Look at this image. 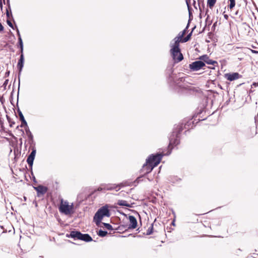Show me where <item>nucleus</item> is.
I'll use <instances>...</instances> for the list:
<instances>
[{
	"instance_id": "nucleus-10",
	"label": "nucleus",
	"mask_w": 258,
	"mask_h": 258,
	"mask_svg": "<svg viewBox=\"0 0 258 258\" xmlns=\"http://www.w3.org/2000/svg\"><path fill=\"white\" fill-rule=\"evenodd\" d=\"M205 66V64L204 62L200 59V60L194 61L191 63L189 64V68L191 71H198Z\"/></svg>"
},
{
	"instance_id": "nucleus-33",
	"label": "nucleus",
	"mask_w": 258,
	"mask_h": 258,
	"mask_svg": "<svg viewBox=\"0 0 258 258\" xmlns=\"http://www.w3.org/2000/svg\"><path fill=\"white\" fill-rule=\"evenodd\" d=\"M7 24L13 29H15V26L14 27L12 23L11 22V20L10 19L7 20Z\"/></svg>"
},
{
	"instance_id": "nucleus-8",
	"label": "nucleus",
	"mask_w": 258,
	"mask_h": 258,
	"mask_svg": "<svg viewBox=\"0 0 258 258\" xmlns=\"http://www.w3.org/2000/svg\"><path fill=\"white\" fill-rule=\"evenodd\" d=\"M73 206L69 205L68 203L66 202L64 204H61L59 207V210L60 213H63L67 215L72 213Z\"/></svg>"
},
{
	"instance_id": "nucleus-49",
	"label": "nucleus",
	"mask_w": 258,
	"mask_h": 258,
	"mask_svg": "<svg viewBox=\"0 0 258 258\" xmlns=\"http://www.w3.org/2000/svg\"><path fill=\"white\" fill-rule=\"evenodd\" d=\"M9 136H10V137H14V135H13V134L11 132H10V133L9 134Z\"/></svg>"
},
{
	"instance_id": "nucleus-60",
	"label": "nucleus",
	"mask_w": 258,
	"mask_h": 258,
	"mask_svg": "<svg viewBox=\"0 0 258 258\" xmlns=\"http://www.w3.org/2000/svg\"><path fill=\"white\" fill-rule=\"evenodd\" d=\"M4 4H5V0H3Z\"/></svg>"
},
{
	"instance_id": "nucleus-61",
	"label": "nucleus",
	"mask_w": 258,
	"mask_h": 258,
	"mask_svg": "<svg viewBox=\"0 0 258 258\" xmlns=\"http://www.w3.org/2000/svg\"><path fill=\"white\" fill-rule=\"evenodd\" d=\"M148 179L149 180V181H151V180L149 178H148Z\"/></svg>"
},
{
	"instance_id": "nucleus-26",
	"label": "nucleus",
	"mask_w": 258,
	"mask_h": 258,
	"mask_svg": "<svg viewBox=\"0 0 258 258\" xmlns=\"http://www.w3.org/2000/svg\"><path fill=\"white\" fill-rule=\"evenodd\" d=\"M97 234L101 237H103L105 236L108 234V233L106 231L103 230L101 229H99L97 232Z\"/></svg>"
},
{
	"instance_id": "nucleus-4",
	"label": "nucleus",
	"mask_w": 258,
	"mask_h": 258,
	"mask_svg": "<svg viewBox=\"0 0 258 258\" xmlns=\"http://www.w3.org/2000/svg\"><path fill=\"white\" fill-rule=\"evenodd\" d=\"M67 237L72 238L74 240H81L84 242H96L93 240L92 237L88 234L82 233L80 231L78 230H73L70 232V234H67Z\"/></svg>"
},
{
	"instance_id": "nucleus-46",
	"label": "nucleus",
	"mask_w": 258,
	"mask_h": 258,
	"mask_svg": "<svg viewBox=\"0 0 258 258\" xmlns=\"http://www.w3.org/2000/svg\"><path fill=\"white\" fill-rule=\"evenodd\" d=\"M257 255H258V254L253 253L252 254L251 257H252L253 258H256Z\"/></svg>"
},
{
	"instance_id": "nucleus-43",
	"label": "nucleus",
	"mask_w": 258,
	"mask_h": 258,
	"mask_svg": "<svg viewBox=\"0 0 258 258\" xmlns=\"http://www.w3.org/2000/svg\"><path fill=\"white\" fill-rule=\"evenodd\" d=\"M252 86H253L254 87H258V82H253L252 83Z\"/></svg>"
},
{
	"instance_id": "nucleus-44",
	"label": "nucleus",
	"mask_w": 258,
	"mask_h": 258,
	"mask_svg": "<svg viewBox=\"0 0 258 258\" xmlns=\"http://www.w3.org/2000/svg\"><path fill=\"white\" fill-rule=\"evenodd\" d=\"M193 16H189V19L188 23H190V22L192 20Z\"/></svg>"
},
{
	"instance_id": "nucleus-15",
	"label": "nucleus",
	"mask_w": 258,
	"mask_h": 258,
	"mask_svg": "<svg viewBox=\"0 0 258 258\" xmlns=\"http://www.w3.org/2000/svg\"><path fill=\"white\" fill-rule=\"evenodd\" d=\"M24 56L22 55H20L19 59L18 60V62L17 64V68L19 70V74H18V78L19 81H20V76L21 75V72L22 71L23 68L24 67Z\"/></svg>"
},
{
	"instance_id": "nucleus-41",
	"label": "nucleus",
	"mask_w": 258,
	"mask_h": 258,
	"mask_svg": "<svg viewBox=\"0 0 258 258\" xmlns=\"http://www.w3.org/2000/svg\"><path fill=\"white\" fill-rule=\"evenodd\" d=\"M27 126H28V124H27V122H26V124H23L22 122H21V124L20 125H19V127H25V128L26 127H27Z\"/></svg>"
},
{
	"instance_id": "nucleus-28",
	"label": "nucleus",
	"mask_w": 258,
	"mask_h": 258,
	"mask_svg": "<svg viewBox=\"0 0 258 258\" xmlns=\"http://www.w3.org/2000/svg\"><path fill=\"white\" fill-rule=\"evenodd\" d=\"M102 224H103L104 225L105 228H106L107 229H108L109 230H113V228L112 225H110L109 223H103H103H102Z\"/></svg>"
},
{
	"instance_id": "nucleus-56",
	"label": "nucleus",
	"mask_w": 258,
	"mask_h": 258,
	"mask_svg": "<svg viewBox=\"0 0 258 258\" xmlns=\"http://www.w3.org/2000/svg\"><path fill=\"white\" fill-rule=\"evenodd\" d=\"M216 22L214 24L213 26H216Z\"/></svg>"
},
{
	"instance_id": "nucleus-42",
	"label": "nucleus",
	"mask_w": 258,
	"mask_h": 258,
	"mask_svg": "<svg viewBox=\"0 0 258 258\" xmlns=\"http://www.w3.org/2000/svg\"><path fill=\"white\" fill-rule=\"evenodd\" d=\"M4 30V27L2 25V23L0 22V31H3Z\"/></svg>"
},
{
	"instance_id": "nucleus-21",
	"label": "nucleus",
	"mask_w": 258,
	"mask_h": 258,
	"mask_svg": "<svg viewBox=\"0 0 258 258\" xmlns=\"http://www.w3.org/2000/svg\"><path fill=\"white\" fill-rule=\"evenodd\" d=\"M117 204L120 206H125L129 208H132V204L127 203L126 201L120 200L117 201Z\"/></svg>"
},
{
	"instance_id": "nucleus-11",
	"label": "nucleus",
	"mask_w": 258,
	"mask_h": 258,
	"mask_svg": "<svg viewBox=\"0 0 258 258\" xmlns=\"http://www.w3.org/2000/svg\"><path fill=\"white\" fill-rule=\"evenodd\" d=\"M34 189L37 191V195L38 197L43 196L48 190L46 186L39 184L37 186H33Z\"/></svg>"
},
{
	"instance_id": "nucleus-16",
	"label": "nucleus",
	"mask_w": 258,
	"mask_h": 258,
	"mask_svg": "<svg viewBox=\"0 0 258 258\" xmlns=\"http://www.w3.org/2000/svg\"><path fill=\"white\" fill-rule=\"evenodd\" d=\"M128 220L130 224L128 225V228L130 229H135L137 226V220L135 216L130 215L128 216Z\"/></svg>"
},
{
	"instance_id": "nucleus-30",
	"label": "nucleus",
	"mask_w": 258,
	"mask_h": 258,
	"mask_svg": "<svg viewBox=\"0 0 258 258\" xmlns=\"http://www.w3.org/2000/svg\"><path fill=\"white\" fill-rule=\"evenodd\" d=\"M18 46L20 48L23 49L24 48L22 38H18Z\"/></svg>"
},
{
	"instance_id": "nucleus-22",
	"label": "nucleus",
	"mask_w": 258,
	"mask_h": 258,
	"mask_svg": "<svg viewBox=\"0 0 258 258\" xmlns=\"http://www.w3.org/2000/svg\"><path fill=\"white\" fill-rule=\"evenodd\" d=\"M6 17H7L8 19H12L13 20V21L14 22V23H15V21L14 19L13 15H12L11 9H10V10L9 9H6Z\"/></svg>"
},
{
	"instance_id": "nucleus-7",
	"label": "nucleus",
	"mask_w": 258,
	"mask_h": 258,
	"mask_svg": "<svg viewBox=\"0 0 258 258\" xmlns=\"http://www.w3.org/2000/svg\"><path fill=\"white\" fill-rule=\"evenodd\" d=\"M123 186V184L121 183L118 184L112 183L103 184L98 187V190L102 191L115 190L116 191H118L120 189L121 187H122Z\"/></svg>"
},
{
	"instance_id": "nucleus-9",
	"label": "nucleus",
	"mask_w": 258,
	"mask_h": 258,
	"mask_svg": "<svg viewBox=\"0 0 258 258\" xmlns=\"http://www.w3.org/2000/svg\"><path fill=\"white\" fill-rule=\"evenodd\" d=\"M170 52L175 63L179 62L183 60V56L180 52V49H175V50H173L172 49H171Z\"/></svg>"
},
{
	"instance_id": "nucleus-17",
	"label": "nucleus",
	"mask_w": 258,
	"mask_h": 258,
	"mask_svg": "<svg viewBox=\"0 0 258 258\" xmlns=\"http://www.w3.org/2000/svg\"><path fill=\"white\" fill-rule=\"evenodd\" d=\"M25 132L28 137V143L31 146L34 144V141L33 140V136L30 131L28 126H27V127L25 128Z\"/></svg>"
},
{
	"instance_id": "nucleus-34",
	"label": "nucleus",
	"mask_w": 258,
	"mask_h": 258,
	"mask_svg": "<svg viewBox=\"0 0 258 258\" xmlns=\"http://www.w3.org/2000/svg\"><path fill=\"white\" fill-rule=\"evenodd\" d=\"M153 225L150 226L147 231V235H150L153 232Z\"/></svg>"
},
{
	"instance_id": "nucleus-57",
	"label": "nucleus",
	"mask_w": 258,
	"mask_h": 258,
	"mask_svg": "<svg viewBox=\"0 0 258 258\" xmlns=\"http://www.w3.org/2000/svg\"><path fill=\"white\" fill-rule=\"evenodd\" d=\"M208 12V10H207L206 15L207 14V12Z\"/></svg>"
},
{
	"instance_id": "nucleus-59",
	"label": "nucleus",
	"mask_w": 258,
	"mask_h": 258,
	"mask_svg": "<svg viewBox=\"0 0 258 258\" xmlns=\"http://www.w3.org/2000/svg\"><path fill=\"white\" fill-rule=\"evenodd\" d=\"M73 243H74V244H77V243H75V242H74Z\"/></svg>"
},
{
	"instance_id": "nucleus-40",
	"label": "nucleus",
	"mask_w": 258,
	"mask_h": 258,
	"mask_svg": "<svg viewBox=\"0 0 258 258\" xmlns=\"http://www.w3.org/2000/svg\"><path fill=\"white\" fill-rule=\"evenodd\" d=\"M10 74V71L9 70H7L6 72L5 73L4 78H7L9 76Z\"/></svg>"
},
{
	"instance_id": "nucleus-48",
	"label": "nucleus",
	"mask_w": 258,
	"mask_h": 258,
	"mask_svg": "<svg viewBox=\"0 0 258 258\" xmlns=\"http://www.w3.org/2000/svg\"><path fill=\"white\" fill-rule=\"evenodd\" d=\"M171 224L173 225V226H174L175 225V219H174L172 222H171Z\"/></svg>"
},
{
	"instance_id": "nucleus-51",
	"label": "nucleus",
	"mask_w": 258,
	"mask_h": 258,
	"mask_svg": "<svg viewBox=\"0 0 258 258\" xmlns=\"http://www.w3.org/2000/svg\"><path fill=\"white\" fill-rule=\"evenodd\" d=\"M142 177L141 176V177H139L138 178H137V180L139 181V182L141 180L140 179L142 178Z\"/></svg>"
},
{
	"instance_id": "nucleus-20",
	"label": "nucleus",
	"mask_w": 258,
	"mask_h": 258,
	"mask_svg": "<svg viewBox=\"0 0 258 258\" xmlns=\"http://www.w3.org/2000/svg\"><path fill=\"white\" fill-rule=\"evenodd\" d=\"M17 112L19 116V119L21 121V122L23 124H26V120H25L24 116L22 112V111L20 110V108L18 107L17 109Z\"/></svg>"
},
{
	"instance_id": "nucleus-14",
	"label": "nucleus",
	"mask_w": 258,
	"mask_h": 258,
	"mask_svg": "<svg viewBox=\"0 0 258 258\" xmlns=\"http://www.w3.org/2000/svg\"><path fill=\"white\" fill-rule=\"evenodd\" d=\"M241 75L238 73H227L225 74V77L228 80L232 81L239 79Z\"/></svg>"
},
{
	"instance_id": "nucleus-52",
	"label": "nucleus",
	"mask_w": 258,
	"mask_h": 258,
	"mask_svg": "<svg viewBox=\"0 0 258 258\" xmlns=\"http://www.w3.org/2000/svg\"><path fill=\"white\" fill-rule=\"evenodd\" d=\"M252 52H253V53H258V51H255V50H253V51H252Z\"/></svg>"
},
{
	"instance_id": "nucleus-27",
	"label": "nucleus",
	"mask_w": 258,
	"mask_h": 258,
	"mask_svg": "<svg viewBox=\"0 0 258 258\" xmlns=\"http://www.w3.org/2000/svg\"><path fill=\"white\" fill-rule=\"evenodd\" d=\"M217 0H208L207 5L210 8L212 9L216 3Z\"/></svg>"
},
{
	"instance_id": "nucleus-31",
	"label": "nucleus",
	"mask_w": 258,
	"mask_h": 258,
	"mask_svg": "<svg viewBox=\"0 0 258 258\" xmlns=\"http://www.w3.org/2000/svg\"><path fill=\"white\" fill-rule=\"evenodd\" d=\"M183 34H182L181 32L178 33L177 36H176L175 38L182 41V40L183 39Z\"/></svg>"
},
{
	"instance_id": "nucleus-39",
	"label": "nucleus",
	"mask_w": 258,
	"mask_h": 258,
	"mask_svg": "<svg viewBox=\"0 0 258 258\" xmlns=\"http://www.w3.org/2000/svg\"><path fill=\"white\" fill-rule=\"evenodd\" d=\"M6 4L7 7L6 9H9L10 10V9H11L10 0H7Z\"/></svg>"
},
{
	"instance_id": "nucleus-45",
	"label": "nucleus",
	"mask_w": 258,
	"mask_h": 258,
	"mask_svg": "<svg viewBox=\"0 0 258 258\" xmlns=\"http://www.w3.org/2000/svg\"><path fill=\"white\" fill-rule=\"evenodd\" d=\"M223 16H224V18L226 20H227L228 19V18H229V16H228V15H227V14H224V15H223Z\"/></svg>"
},
{
	"instance_id": "nucleus-3",
	"label": "nucleus",
	"mask_w": 258,
	"mask_h": 258,
	"mask_svg": "<svg viewBox=\"0 0 258 258\" xmlns=\"http://www.w3.org/2000/svg\"><path fill=\"white\" fill-rule=\"evenodd\" d=\"M174 146L169 147L168 145V151L167 153L165 154V155H169L171 154V151ZM164 155L163 153H157L156 154H153L150 155L148 159H146V162L148 164H150L153 166V167L157 166L161 162L162 158Z\"/></svg>"
},
{
	"instance_id": "nucleus-13",
	"label": "nucleus",
	"mask_w": 258,
	"mask_h": 258,
	"mask_svg": "<svg viewBox=\"0 0 258 258\" xmlns=\"http://www.w3.org/2000/svg\"><path fill=\"white\" fill-rule=\"evenodd\" d=\"M18 245L20 248L22 252H27L33 246L32 243H19Z\"/></svg>"
},
{
	"instance_id": "nucleus-53",
	"label": "nucleus",
	"mask_w": 258,
	"mask_h": 258,
	"mask_svg": "<svg viewBox=\"0 0 258 258\" xmlns=\"http://www.w3.org/2000/svg\"><path fill=\"white\" fill-rule=\"evenodd\" d=\"M196 4V1L195 0H193V5L195 6Z\"/></svg>"
},
{
	"instance_id": "nucleus-1",
	"label": "nucleus",
	"mask_w": 258,
	"mask_h": 258,
	"mask_svg": "<svg viewBox=\"0 0 258 258\" xmlns=\"http://www.w3.org/2000/svg\"><path fill=\"white\" fill-rule=\"evenodd\" d=\"M169 86L179 93H184L187 91L191 90L190 84L185 81L184 77H178L173 73L172 66H168L166 70Z\"/></svg>"
},
{
	"instance_id": "nucleus-47",
	"label": "nucleus",
	"mask_w": 258,
	"mask_h": 258,
	"mask_svg": "<svg viewBox=\"0 0 258 258\" xmlns=\"http://www.w3.org/2000/svg\"><path fill=\"white\" fill-rule=\"evenodd\" d=\"M20 55H24V53H23L24 48L23 49L22 48H20Z\"/></svg>"
},
{
	"instance_id": "nucleus-19",
	"label": "nucleus",
	"mask_w": 258,
	"mask_h": 258,
	"mask_svg": "<svg viewBox=\"0 0 258 258\" xmlns=\"http://www.w3.org/2000/svg\"><path fill=\"white\" fill-rule=\"evenodd\" d=\"M154 167H153V165L148 164V163H147V162H146V163L144 164L143 166V170L144 171H146L145 174L151 172Z\"/></svg>"
},
{
	"instance_id": "nucleus-36",
	"label": "nucleus",
	"mask_w": 258,
	"mask_h": 258,
	"mask_svg": "<svg viewBox=\"0 0 258 258\" xmlns=\"http://www.w3.org/2000/svg\"><path fill=\"white\" fill-rule=\"evenodd\" d=\"M8 82H9V79H6V80L5 81V82L3 85V87H4V89L5 90H6V87L8 84Z\"/></svg>"
},
{
	"instance_id": "nucleus-37",
	"label": "nucleus",
	"mask_w": 258,
	"mask_h": 258,
	"mask_svg": "<svg viewBox=\"0 0 258 258\" xmlns=\"http://www.w3.org/2000/svg\"><path fill=\"white\" fill-rule=\"evenodd\" d=\"M188 27H189V23H187L185 28L181 32L182 34H183L184 35L186 34V33L187 32V30Z\"/></svg>"
},
{
	"instance_id": "nucleus-12",
	"label": "nucleus",
	"mask_w": 258,
	"mask_h": 258,
	"mask_svg": "<svg viewBox=\"0 0 258 258\" xmlns=\"http://www.w3.org/2000/svg\"><path fill=\"white\" fill-rule=\"evenodd\" d=\"M199 59L204 62L205 64L207 63L208 64H212L214 66H216L218 65V62L217 61L211 59L207 54L201 56L199 57Z\"/></svg>"
},
{
	"instance_id": "nucleus-54",
	"label": "nucleus",
	"mask_w": 258,
	"mask_h": 258,
	"mask_svg": "<svg viewBox=\"0 0 258 258\" xmlns=\"http://www.w3.org/2000/svg\"><path fill=\"white\" fill-rule=\"evenodd\" d=\"M20 131H21V132H22V133H23V134H24V131H23V130H20Z\"/></svg>"
},
{
	"instance_id": "nucleus-18",
	"label": "nucleus",
	"mask_w": 258,
	"mask_h": 258,
	"mask_svg": "<svg viewBox=\"0 0 258 258\" xmlns=\"http://www.w3.org/2000/svg\"><path fill=\"white\" fill-rule=\"evenodd\" d=\"M174 41V43H170V46L171 47V49H172L173 50H175V49H179V43L181 42V40H179L175 38H174L173 40Z\"/></svg>"
},
{
	"instance_id": "nucleus-24",
	"label": "nucleus",
	"mask_w": 258,
	"mask_h": 258,
	"mask_svg": "<svg viewBox=\"0 0 258 258\" xmlns=\"http://www.w3.org/2000/svg\"><path fill=\"white\" fill-rule=\"evenodd\" d=\"M196 28V26H195L192 29V31L187 35V36L183 38V39L181 41V43H184V42H186L187 41H188L189 40H190V38H191V36L192 35V31H194V29Z\"/></svg>"
},
{
	"instance_id": "nucleus-5",
	"label": "nucleus",
	"mask_w": 258,
	"mask_h": 258,
	"mask_svg": "<svg viewBox=\"0 0 258 258\" xmlns=\"http://www.w3.org/2000/svg\"><path fill=\"white\" fill-rule=\"evenodd\" d=\"M110 216V211L106 205L99 208L95 214L93 221L98 226L101 223V220L104 217H109Z\"/></svg>"
},
{
	"instance_id": "nucleus-50",
	"label": "nucleus",
	"mask_w": 258,
	"mask_h": 258,
	"mask_svg": "<svg viewBox=\"0 0 258 258\" xmlns=\"http://www.w3.org/2000/svg\"><path fill=\"white\" fill-rule=\"evenodd\" d=\"M0 6H1V8H2V7H3V4H2V0H0Z\"/></svg>"
},
{
	"instance_id": "nucleus-2",
	"label": "nucleus",
	"mask_w": 258,
	"mask_h": 258,
	"mask_svg": "<svg viewBox=\"0 0 258 258\" xmlns=\"http://www.w3.org/2000/svg\"><path fill=\"white\" fill-rule=\"evenodd\" d=\"M194 121L192 119L187 120H183L179 125L175 126L172 133L169 137V147L176 146L180 143V134L184 130H187L186 132L189 129L192 128L194 126Z\"/></svg>"
},
{
	"instance_id": "nucleus-29",
	"label": "nucleus",
	"mask_w": 258,
	"mask_h": 258,
	"mask_svg": "<svg viewBox=\"0 0 258 258\" xmlns=\"http://www.w3.org/2000/svg\"><path fill=\"white\" fill-rule=\"evenodd\" d=\"M7 119L9 123H10V127H12L13 125L15 124V122L14 121H12L11 118H10V117L9 116L7 115Z\"/></svg>"
},
{
	"instance_id": "nucleus-6",
	"label": "nucleus",
	"mask_w": 258,
	"mask_h": 258,
	"mask_svg": "<svg viewBox=\"0 0 258 258\" xmlns=\"http://www.w3.org/2000/svg\"><path fill=\"white\" fill-rule=\"evenodd\" d=\"M36 153V149L35 147H33L32 148V151L30 153V154L29 155V156H28L27 160H26V161L31 169V175L32 176V180H33V182H35V183L37 182V181H36V178H35V176L34 175L33 171H32V167H33V162H34V159L35 157Z\"/></svg>"
},
{
	"instance_id": "nucleus-35",
	"label": "nucleus",
	"mask_w": 258,
	"mask_h": 258,
	"mask_svg": "<svg viewBox=\"0 0 258 258\" xmlns=\"http://www.w3.org/2000/svg\"><path fill=\"white\" fill-rule=\"evenodd\" d=\"M210 19V16L209 15H207V17L206 19V23L208 24L209 25H210L212 24V21H209V19Z\"/></svg>"
},
{
	"instance_id": "nucleus-32",
	"label": "nucleus",
	"mask_w": 258,
	"mask_h": 258,
	"mask_svg": "<svg viewBox=\"0 0 258 258\" xmlns=\"http://www.w3.org/2000/svg\"><path fill=\"white\" fill-rule=\"evenodd\" d=\"M230 1V4L229 7L230 9L233 8L235 5V0H229Z\"/></svg>"
},
{
	"instance_id": "nucleus-55",
	"label": "nucleus",
	"mask_w": 258,
	"mask_h": 258,
	"mask_svg": "<svg viewBox=\"0 0 258 258\" xmlns=\"http://www.w3.org/2000/svg\"><path fill=\"white\" fill-rule=\"evenodd\" d=\"M19 125H18L17 127H16V129H19Z\"/></svg>"
},
{
	"instance_id": "nucleus-58",
	"label": "nucleus",
	"mask_w": 258,
	"mask_h": 258,
	"mask_svg": "<svg viewBox=\"0 0 258 258\" xmlns=\"http://www.w3.org/2000/svg\"><path fill=\"white\" fill-rule=\"evenodd\" d=\"M24 200L26 201V197H24Z\"/></svg>"
},
{
	"instance_id": "nucleus-25",
	"label": "nucleus",
	"mask_w": 258,
	"mask_h": 258,
	"mask_svg": "<svg viewBox=\"0 0 258 258\" xmlns=\"http://www.w3.org/2000/svg\"><path fill=\"white\" fill-rule=\"evenodd\" d=\"M190 3L191 1H186V4L187 7L188 12V15L189 16H192V8L190 6Z\"/></svg>"
},
{
	"instance_id": "nucleus-38",
	"label": "nucleus",
	"mask_w": 258,
	"mask_h": 258,
	"mask_svg": "<svg viewBox=\"0 0 258 258\" xmlns=\"http://www.w3.org/2000/svg\"><path fill=\"white\" fill-rule=\"evenodd\" d=\"M15 29L16 30V31H17V34L18 36V38H21V35H20V31L17 26V25H15Z\"/></svg>"
},
{
	"instance_id": "nucleus-23",
	"label": "nucleus",
	"mask_w": 258,
	"mask_h": 258,
	"mask_svg": "<svg viewBox=\"0 0 258 258\" xmlns=\"http://www.w3.org/2000/svg\"><path fill=\"white\" fill-rule=\"evenodd\" d=\"M168 180L170 182L174 183L178 182L181 181V179L180 178L178 177L177 176H170Z\"/></svg>"
}]
</instances>
